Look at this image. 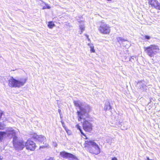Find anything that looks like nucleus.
<instances>
[{
  "instance_id": "obj_6",
  "label": "nucleus",
  "mask_w": 160,
  "mask_h": 160,
  "mask_svg": "<svg viewBox=\"0 0 160 160\" xmlns=\"http://www.w3.org/2000/svg\"><path fill=\"white\" fill-rule=\"evenodd\" d=\"M14 147L16 149L18 150H22L25 147L24 142L22 140H18V138L12 140Z\"/></svg>"
},
{
  "instance_id": "obj_10",
  "label": "nucleus",
  "mask_w": 160,
  "mask_h": 160,
  "mask_svg": "<svg viewBox=\"0 0 160 160\" xmlns=\"http://www.w3.org/2000/svg\"><path fill=\"white\" fill-rule=\"evenodd\" d=\"M82 126L84 130L86 132H90L92 130V124L88 121L85 120L83 122Z\"/></svg>"
},
{
  "instance_id": "obj_2",
  "label": "nucleus",
  "mask_w": 160,
  "mask_h": 160,
  "mask_svg": "<svg viewBox=\"0 0 160 160\" xmlns=\"http://www.w3.org/2000/svg\"><path fill=\"white\" fill-rule=\"evenodd\" d=\"M27 79L26 78H21L16 79L11 77L8 80V85L11 88H19L23 86L26 83Z\"/></svg>"
},
{
  "instance_id": "obj_29",
  "label": "nucleus",
  "mask_w": 160,
  "mask_h": 160,
  "mask_svg": "<svg viewBox=\"0 0 160 160\" xmlns=\"http://www.w3.org/2000/svg\"><path fill=\"white\" fill-rule=\"evenodd\" d=\"M46 8L47 9L50 8V7L48 5V4H46Z\"/></svg>"
},
{
  "instance_id": "obj_26",
  "label": "nucleus",
  "mask_w": 160,
  "mask_h": 160,
  "mask_svg": "<svg viewBox=\"0 0 160 160\" xmlns=\"http://www.w3.org/2000/svg\"><path fill=\"white\" fill-rule=\"evenodd\" d=\"M88 45L90 47V48H92L94 47L93 45L91 43H89L88 44Z\"/></svg>"
},
{
  "instance_id": "obj_25",
  "label": "nucleus",
  "mask_w": 160,
  "mask_h": 160,
  "mask_svg": "<svg viewBox=\"0 0 160 160\" xmlns=\"http://www.w3.org/2000/svg\"><path fill=\"white\" fill-rule=\"evenodd\" d=\"M145 39L147 40H149L150 39V37L148 35H145Z\"/></svg>"
},
{
  "instance_id": "obj_31",
  "label": "nucleus",
  "mask_w": 160,
  "mask_h": 160,
  "mask_svg": "<svg viewBox=\"0 0 160 160\" xmlns=\"http://www.w3.org/2000/svg\"><path fill=\"white\" fill-rule=\"evenodd\" d=\"M58 112L59 114L61 116V110L60 109H58ZM60 118H61V116H60Z\"/></svg>"
},
{
  "instance_id": "obj_21",
  "label": "nucleus",
  "mask_w": 160,
  "mask_h": 160,
  "mask_svg": "<svg viewBox=\"0 0 160 160\" xmlns=\"http://www.w3.org/2000/svg\"><path fill=\"white\" fill-rule=\"evenodd\" d=\"M71 158L70 160H79L78 158L74 155H73V157H70Z\"/></svg>"
},
{
  "instance_id": "obj_18",
  "label": "nucleus",
  "mask_w": 160,
  "mask_h": 160,
  "mask_svg": "<svg viewBox=\"0 0 160 160\" xmlns=\"http://www.w3.org/2000/svg\"><path fill=\"white\" fill-rule=\"evenodd\" d=\"M5 136V132L0 131V142H2L4 137Z\"/></svg>"
},
{
  "instance_id": "obj_1",
  "label": "nucleus",
  "mask_w": 160,
  "mask_h": 160,
  "mask_svg": "<svg viewBox=\"0 0 160 160\" xmlns=\"http://www.w3.org/2000/svg\"><path fill=\"white\" fill-rule=\"evenodd\" d=\"M73 103L75 106L78 107L80 110L77 111L78 117V120L81 121L82 119H84L85 117L88 116V113L91 110L90 107L85 102H81L80 101H74Z\"/></svg>"
},
{
  "instance_id": "obj_34",
  "label": "nucleus",
  "mask_w": 160,
  "mask_h": 160,
  "mask_svg": "<svg viewBox=\"0 0 160 160\" xmlns=\"http://www.w3.org/2000/svg\"><path fill=\"white\" fill-rule=\"evenodd\" d=\"M3 159V157L2 156H0V160H2Z\"/></svg>"
},
{
  "instance_id": "obj_36",
  "label": "nucleus",
  "mask_w": 160,
  "mask_h": 160,
  "mask_svg": "<svg viewBox=\"0 0 160 160\" xmlns=\"http://www.w3.org/2000/svg\"><path fill=\"white\" fill-rule=\"evenodd\" d=\"M46 6H44V7H43V9H46Z\"/></svg>"
},
{
  "instance_id": "obj_16",
  "label": "nucleus",
  "mask_w": 160,
  "mask_h": 160,
  "mask_svg": "<svg viewBox=\"0 0 160 160\" xmlns=\"http://www.w3.org/2000/svg\"><path fill=\"white\" fill-rule=\"evenodd\" d=\"M112 107L110 105V103L109 102H106L105 104V106L104 108V109L105 110H111Z\"/></svg>"
},
{
  "instance_id": "obj_8",
  "label": "nucleus",
  "mask_w": 160,
  "mask_h": 160,
  "mask_svg": "<svg viewBox=\"0 0 160 160\" xmlns=\"http://www.w3.org/2000/svg\"><path fill=\"white\" fill-rule=\"evenodd\" d=\"M24 145L25 147H26L27 149L32 151H34L35 149V143L30 139L28 140Z\"/></svg>"
},
{
  "instance_id": "obj_9",
  "label": "nucleus",
  "mask_w": 160,
  "mask_h": 160,
  "mask_svg": "<svg viewBox=\"0 0 160 160\" xmlns=\"http://www.w3.org/2000/svg\"><path fill=\"white\" fill-rule=\"evenodd\" d=\"M134 84L138 89L143 90L146 89L147 86L146 82L143 80H139L138 82H135Z\"/></svg>"
},
{
  "instance_id": "obj_33",
  "label": "nucleus",
  "mask_w": 160,
  "mask_h": 160,
  "mask_svg": "<svg viewBox=\"0 0 160 160\" xmlns=\"http://www.w3.org/2000/svg\"><path fill=\"white\" fill-rule=\"evenodd\" d=\"M147 160H153L152 159H150L148 157H147Z\"/></svg>"
},
{
  "instance_id": "obj_5",
  "label": "nucleus",
  "mask_w": 160,
  "mask_h": 160,
  "mask_svg": "<svg viewBox=\"0 0 160 160\" xmlns=\"http://www.w3.org/2000/svg\"><path fill=\"white\" fill-rule=\"evenodd\" d=\"M99 31L103 34H108L110 32V28L104 22H101L98 28Z\"/></svg>"
},
{
  "instance_id": "obj_3",
  "label": "nucleus",
  "mask_w": 160,
  "mask_h": 160,
  "mask_svg": "<svg viewBox=\"0 0 160 160\" xmlns=\"http://www.w3.org/2000/svg\"><path fill=\"white\" fill-rule=\"evenodd\" d=\"M144 49L147 54L150 57H153L159 51L158 46L154 44L144 47Z\"/></svg>"
},
{
  "instance_id": "obj_15",
  "label": "nucleus",
  "mask_w": 160,
  "mask_h": 160,
  "mask_svg": "<svg viewBox=\"0 0 160 160\" xmlns=\"http://www.w3.org/2000/svg\"><path fill=\"white\" fill-rule=\"evenodd\" d=\"M152 8L160 10V3H159L157 0H156L155 1Z\"/></svg>"
},
{
  "instance_id": "obj_22",
  "label": "nucleus",
  "mask_w": 160,
  "mask_h": 160,
  "mask_svg": "<svg viewBox=\"0 0 160 160\" xmlns=\"http://www.w3.org/2000/svg\"><path fill=\"white\" fill-rule=\"evenodd\" d=\"M80 132L81 134L86 137L85 139H87L88 138H87L86 135L83 132L82 130V129H80Z\"/></svg>"
},
{
  "instance_id": "obj_30",
  "label": "nucleus",
  "mask_w": 160,
  "mask_h": 160,
  "mask_svg": "<svg viewBox=\"0 0 160 160\" xmlns=\"http://www.w3.org/2000/svg\"><path fill=\"white\" fill-rule=\"evenodd\" d=\"M2 112L0 110V119L1 118L2 116Z\"/></svg>"
},
{
  "instance_id": "obj_39",
  "label": "nucleus",
  "mask_w": 160,
  "mask_h": 160,
  "mask_svg": "<svg viewBox=\"0 0 160 160\" xmlns=\"http://www.w3.org/2000/svg\"><path fill=\"white\" fill-rule=\"evenodd\" d=\"M64 124H63V126H62L63 127H64Z\"/></svg>"
},
{
  "instance_id": "obj_35",
  "label": "nucleus",
  "mask_w": 160,
  "mask_h": 160,
  "mask_svg": "<svg viewBox=\"0 0 160 160\" xmlns=\"http://www.w3.org/2000/svg\"><path fill=\"white\" fill-rule=\"evenodd\" d=\"M61 122L62 124V125L63 126V124H64V122L63 121H61Z\"/></svg>"
},
{
  "instance_id": "obj_4",
  "label": "nucleus",
  "mask_w": 160,
  "mask_h": 160,
  "mask_svg": "<svg viewBox=\"0 0 160 160\" xmlns=\"http://www.w3.org/2000/svg\"><path fill=\"white\" fill-rule=\"evenodd\" d=\"M85 143L87 145H86V147H87L88 146V147L91 146L95 149V150H93L91 148L88 147V150L89 151L90 153L96 155H97L100 153V150L99 146L93 141H86Z\"/></svg>"
},
{
  "instance_id": "obj_24",
  "label": "nucleus",
  "mask_w": 160,
  "mask_h": 160,
  "mask_svg": "<svg viewBox=\"0 0 160 160\" xmlns=\"http://www.w3.org/2000/svg\"><path fill=\"white\" fill-rule=\"evenodd\" d=\"M90 51L91 52H95V50L94 49V47H92V48H90Z\"/></svg>"
},
{
  "instance_id": "obj_38",
  "label": "nucleus",
  "mask_w": 160,
  "mask_h": 160,
  "mask_svg": "<svg viewBox=\"0 0 160 160\" xmlns=\"http://www.w3.org/2000/svg\"><path fill=\"white\" fill-rule=\"evenodd\" d=\"M107 1H111L112 0H107Z\"/></svg>"
},
{
  "instance_id": "obj_12",
  "label": "nucleus",
  "mask_w": 160,
  "mask_h": 160,
  "mask_svg": "<svg viewBox=\"0 0 160 160\" xmlns=\"http://www.w3.org/2000/svg\"><path fill=\"white\" fill-rule=\"evenodd\" d=\"M32 137L39 142L41 143L43 142V144L44 143V142L46 141V139L44 136L42 135H38L36 134H34L33 135Z\"/></svg>"
},
{
  "instance_id": "obj_32",
  "label": "nucleus",
  "mask_w": 160,
  "mask_h": 160,
  "mask_svg": "<svg viewBox=\"0 0 160 160\" xmlns=\"http://www.w3.org/2000/svg\"><path fill=\"white\" fill-rule=\"evenodd\" d=\"M112 160H118L117 158L116 157H114L112 158Z\"/></svg>"
},
{
  "instance_id": "obj_37",
  "label": "nucleus",
  "mask_w": 160,
  "mask_h": 160,
  "mask_svg": "<svg viewBox=\"0 0 160 160\" xmlns=\"http://www.w3.org/2000/svg\"><path fill=\"white\" fill-rule=\"evenodd\" d=\"M134 56H132V57H131V58H132V59H133V58H134Z\"/></svg>"
},
{
  "instance_id": "obj_19",
  "label": "nucleus",
  "mask_w": 160,
  "mask_h": 160,
  "mask_svg": "<svg viewBox=\"0 0 160 160\" xmlns=\"http://www.w3.org/2000/svg\"><path fill=\"white\" fill-rule=\"evenodd\" d=\"M55 26V24L54 23H52V22H48V26L49 27V28H52Z\"/></svg>"
},
{
  "instance_id": "obj_28",
  "label": "nucleus",
  "mask_w": 160,
  "mask_h": 160,
  "mask_svg": "<svg viewBox=\"0 0 160 160\" xmlns=\"http://www.w3.org/2000/svg\"><path fill=\"white\" fill-rule=\"evenodd\" d=\"M48 144H47L46 146H40V148H43L45 147H48Z\"/></svg>"
},
{
  "instance_id": "obj_20",
  "label": "nucleus",
  "mask_w": 160,
  "mask_h": 160,
  "mask_svg": "<svg viewBox=\"0 0 160 160\" xmlns=\"http://www.w3.org/2000/svg\"><path fill=\"white\" fill-rule=\"evenodd\" d=\"M4 127V124L0 122V130L3 129Z\"/></svg>"
},
{
  "instance_id": "obj_23",
  "label": "nucleus",
  "mask_w": 160,
  "mask_h": 160,
  "mask_svg": "<svg viewBox=\"0 0 160 160\" xmlns=\"http://www.w3.org/2000/svg\"><path fill=\"white\" fill-rule=\"evenodd\" d=\"M76 127L77 129L79 130V131L80 130V129H81V127L78 124H77Z\"/></svg>"
},
{
  "instance_id": "obj_13",
  "label": "nucleus",
  "mask_w": 160,
  "mask_h": 160,
  "mask_svg": "<svg viewBox=\"0 0 160 160\" xmlns=\"http://www.w3.org/2000/svg\"><path fill=\"white\" fill-rule=\"evenodd\" d=\"M60 154L62 157L65 158H67L70 157H73V155L72 154L67 152L65 151L60 152Z\"/></svg>"
},
{
  "instance_id": "obj_17",
  "label": "nucleus",
  "mask_w": 160,
  "mask_h": 160,
  "mask_svg": "<svg viewBox=\"0 0 160 160\" xmlns=\"http://www.w3.org/2000/svg\"><path fill=\"white\" fill-rule=\"evenodd\" d=\"M148 3L149 4V6L150 7H151L152 8H153V6H154V3L156 0H148Z\"/></svg>"
},
{
  "instance_id": "obj_11",
  "label": "nucleus",
  "mask_w": 160,
  "mask_h": 160,
  "mask_svg": "<svg viewBox=\"0 0 160 160\" xmlns=\"http://www.w3.org/2000/svg\"><path fill=\"white\" fill-rule=\"evenodd\" d=\"M117 40L118 42L122 46L126 48H128L129 47L130 42L127 40L123 39L122 37H118L117 38Z\"/></svg>"
},
{
  "instance_id": "obj_14",
  "label": "nucleus",
  "mask_w": 160,
  "mask_h": 160,
  "mask_svg": "<svg viewBox=\"0 0 160 160\" xmlns=\"http://www.w3.org/2000/svg\"><path fill=\"white\" fill-rule=\"evenodd\" d=\"M78 22L79 23V29L81 30L80 34H82V32L85 30V27L84 25L83 21L82 20H78Z\"/></svg>"
},
{
  "instance_id": "obj_27",
  "label": "nucleus",
  "mask_w": 160,
  "mask_h": 160,
  "mask_svg": "<svg viewBox=\"0 0 160 160\" xmlns=\"http://www.w3.org/2000/svg\"><path fill=\"white\" fill-rule=\"evenodd\" d=\"M85 35L86 36V37H87V39H88V40L89 41H90V39L89 38V36H88L87 35V34H85Z\"/></svg>"
},
{
  "instance_id": "obj_7",
  "label": "nucleus",
  "mask_w": 160,
  "mask_h": 160,
  "mask_svg": "<svg viewBox=\"0 0 160 160\" xmlns=\"http://www.w3.org/2000/svg\"><path fill=\"white\" fill-rule=\"evenodd\" d=\"M4 132H5V136L6 135L7 137L10 138H13V140H14V138L16 139L18 138L16 136V132L12 128H8Z\"/></svg>"
}]
</instances>
